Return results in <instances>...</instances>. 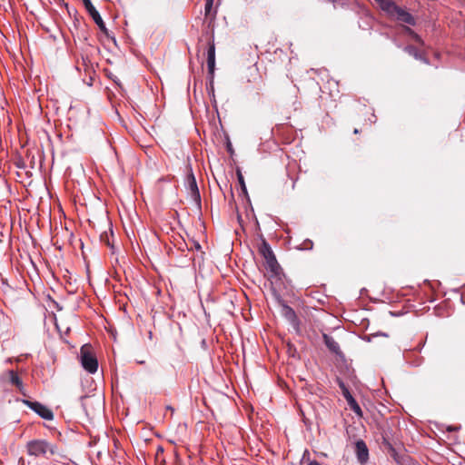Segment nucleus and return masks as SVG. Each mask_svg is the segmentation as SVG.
Masks as SVG:
<instances>
[{"mask_svg": "<svg viewBox=\"0 0 465 465\" xmlns=\"http://www.w3.org/2000/svg\"><path fill=\"white\" fill-rule=\"evenodd\" d=\"M259 253L264 260V267L267 271L268 277L271 279L280 278L282 274V268L278 263L271 246L265 240H262L259 246Z\"/></svg>", "mask_w": 465, "mask_h": 465, "instance_id": "obj_1", "label": "nucleus"}, {"mask_svg": "<svg viewBox=\"0 0 465 465\" xmlns=\"http://www.w3.org/2000/svg\"><path fill=\"white\" fill-rule=\"evenodd\" d=\"M26 450L30 456H45L47 453L54 455L56 451L54 445L45 440H33L27 442Z\"/></svg>", "mask_w": 465, "mask_h": 465, "instance_id": "obj_2", "label": "nucleus"}, {"mask_svg": "<svg viewBox=\"0 0 465 465\" xmlns=\"http://www.w3.org/2000/svg\"><path fill=\"white\" fill-rule=\"evenodd\" d=\"M80 361L83 368L89 373H94L98 369V361L88 344L82 346L80 351Z\"/></svg>", "mask_w": 465, "mask_h": 465, "instance_id": "obj_3", "label": "nucleus"}, {"mask_svg": "<svg viewBox=\"0 0 465 465\" xmlns=\"http://www.w3.org/2000/svg\"><path fill=\"white\" fill-rule=\"evenodd\" d=\"M84 8L86 9L87 13L90 15V16L93 18L94 22L97 25L99 29L107 36L109 35L108 30L105 26L104 22L103 21L99 12L96 10V8L92 4L91 0H82Z\"/></svg>", "mask_w": 465, "mask_h": 465, "instance_id": "obj_4", "label": "nucleus"}, {"mask_svg": "<svg viewBox=\"0 0 465 465\" xmlns=\"http://www.w3.org/2000/svg\"><path fill=\"white\" fill-rule=\"evenodd\" d=\"M207 68L210 80V89L213 94V78L215 70V45L213 42H210L207 49Z\"/></svg>", "mask_w": 465, "mask_h": 465, "instance_id": "obj_5", "label": "nucleus"}, {"mask_svg": "<svg viewBox=\"0 0 465 465\" xmlns=\"http://www.w3.org/2000/svg\"><path fill=\"white\" fill-rule=\"evenodd\" d=\"M23 403L45 420H51L54 419L53 411L42 403L29 400H23Z\"/></svg>", "mask_w": 465, "mask_h": 465, "instance_id": "obj_6", "label": "nucleus"}, {"mask_svg": "<svg viewBox=\"0 0 465 465\" xmlns=\"http://www.w3.org/2000/svg\"><path fill=\"white\" fill-rule=\"evenodd\" d=\"M0 379L3 381H8L12 385L15 386L19 392H21L23 395H25L24 383L15 371L9 370L3 372Z\"/></svg>", "mask_w": 465, "mask_h": 465, "instance_id": "obj_7", "label": "nucleus"}, {"mask_svg": "<svg viewBox=\"0 0 465 465\" xmlns=\"http://www.w3.org/2000/svg\"><path fill=\"white\" fill-rule=\"evenodd\" d=\"M390 15H395L397 20L408 24L410 25H415V19L408 11L396 5V8H393Z\"/></svg>", "mask_w": 465, "mask_h": 465, "instance_id": "obj_8", "label": "nucleus"}, {"mask_svg": "<svg viewBox=\"0 0 465 465\" xmlns=\"http://www.w3.org/2000/svg\"><path fill=\"white\" fill-rule=\"evenodd\" d=\"M355 452H356V456H357L358 460L361 464L365 463L368 460V459H369V450H368L366 443L362 440H360L356 441V443H355Z\"/></svg>", "mask_w": 465, "mask_h": 465, "instance_id": "obj_9", "label": "nucleus"}, {"mask_svg": "<svg viewBox=\"0 0 465 465\" xmlns=\"http://www.w3.org/2000/svg\"><path fill=\"white\" fill-rule=\"evenodd\" d=\"M323 341H324L326 347L332 353H334L336 355H341L342 353L339 343L333 339V337H331L328 334H323Z\"/></svg>", "mask_w": 465, "mask_h": 465, "instance_id": "obj_10", "label": "nucleus"}, {"mask_svg": "<svg viewBox=\"0 0 465 465\" xmlns=\"http://www.w3.org/2000/svg\"><path fill=\"white\" fill-rule=\"evenodd\" d=\"M282 315L292 324H297V322H298V318H297V315L294 312V310L288 306V305H283L282 307Z\"/></svg>", "mask_w": 465, "mask_h": 465, "instance_id": "obj_11", "label": "nucleus"}, {"mask_svg": "<svg viewBox=\"0 0 465 465\" xmlns=\"http://www.w3.org/2000/svg\"><path fill=\"white\" fill-rule=\"evenodd\" d=\"M187 179H188V183H189V187H190L192 195L194 198H198L199 199L200 198V193H199V190H198V186H197V183H196V180H195L194 174L193 173L192 171L188 174Z\"/></svg>", "mask_w": 465, "mask_h": 465, "instance_id": "obj_12", "label": "nucleus"}, {"mask_svg": "<svg viewBox=\"0 0 465 465\" xmlns=\"http://www.w3.org/2000/svg\"><path fill=\"white\" fill-rule=\"evenodd\" d=\"M348 406L350 409L359 417H362V411L356 401V400L353 398V396H350L348 400H346Z\"/></svg>", "mask_w": 465, "mask_h": 465, "instance_id": "obj_13", "label": "nucleus"}, {"mask_svg": "<svg viewBox=\"0 0 465 465\" xmlns=\"http://www.w3.org/2000/svg\"><path fill=\"white\" fill-rule=\"evenodd\" d=\"M382 10L391 14L393 8H396V4L391 0H375Z\"/></svg>", "mask_w": 465, "mask_h": 465, "instance_id": "obj_14", "label": "nucleus"}, {"mask_svg": "<svg viewBox=\"0 0 465 465\" xmlns=\"http://www.w3.org/2000/svg\"><path fill=\"white\" fill-rule=\"evenodd\" d=\"M404 51L418 60H423L424 62H427L426 59L422 58L420 52L413 45L405 46Z\"/></svg>", "mask_w": 465, "mask_h": 465, "instance_id": "obj_15", "label": "nucleus"}, {"mask_svg": "<svg viewBox=\"0 0 465 465\" xmlns=\"http://www.w3.org/2000/svg\"><path fill=\"white\" fill-rule=\"evenodd\" d=\"M339 387L341 390V393L345 400H348L350 396H352L348 389V387L344 384L342 381H339Z\"/></svg>", "mask_w": 465, "mask_h": 465, "instance_id": "obj_16", "label": "nucleus"}, {"mask_svg": "<svg viewBox=\"0 0 465 465\" xmlns=\"http://www.w3.org/2000/svg\"><path fill=\"white\" fill-rule=\"evenodd\" d=\"M213 0H206L205 2V15H208L211 13V10L213 8Z\"/></svg>", "mask_w": 465, "mask_h": 465, "instance_id": "obj_17", "label": "nucleus"}, {"mask_svg": "<svg viewBox=\"0 0 465 465\" xmlns=\"http://www.w3.org/2000/svg\"><path fill=\"white\" fill-rule=\"evenodd\" d=\"M190 242H191V247H190L191 250L195 249L196 251H200L202 249L201 244L198 242H196L194 240H191Z\"/></svg>", "mask_w": 465, "mask_h": 465, "instance_id": "obj_18", "label": "nucleus"}, {"mask_svg": "<svg viewBox=\"0 0 465 465\" xmlns=\"http://www.w3.org/2000/svg\"><path fill=\"white\" fill-rule=\"evenodd\" d=\"M405 30L413 36V38L417 41V42H420V37L414 33L413 30H411L410 27H405Z\"/></svg>", "mask_w": 465, "mask_h": 465, "instance_id": "obj_19", "label": "nucleus"}, {"mask_svg": "<svg viewBox=\"0 0 465 465\" xmlns=\"http://www.w3.org/2000/svg\"><path fill=\"white\" fill-rule=\"evenodd\" d=\"M238 179H239V183H241V186H242V190L245 192L246 191V187H245L243 177H242L241 173H238Z\"/></svg>", "mask_w": 465, "mask_h": 465, "instance_id": "obj_20", "label": "nucleus"}, {"mask_svg": "<svg viewBox=\"0 0 465 465\" xmlns=\"http://www.w3.org/2000/svg\"><path fill=\"white\" fill-rule=\"evenodd\" d=\"M312 247V241H306L304 242V249L310 250Z\"/></svg>", "mask_w": 465, "mask_h": 465, "instance_id": "obj_21", "label": "nucleus"}, {"mask_svg": "<svg viewBox=\"0 0 465 465\" xmlns=\"http://www.w3.org/2000/svg\"><path fill=\"white\" fill-rule=\"evenodd\" d=\"M307 465H321V464L316 460H312V461H310Z\"/></svg>", "mask_w": 465, "mask_h": 465, "instance_id": "obj_22", "label": "nucleus"}, {"mask_svg": "<svg viewBox=\"0 0 465 465\" xmlns=\"http://www.w3.org/2000/svg\"><path fill=\"white\" fill-rule=\"evenodd\" d=\"M12 361H13V359H12V358H8V359L6 360V362H8V363H11Z\"/></svg>", "mask_w": 465, "mask_h": 465, "instance_id": "obj_23", "label": "nucleus"}, {"mask_svg": "<svg viewBox=\"0 0 465 465\" xmlns=\"http://www.w3.org/2000/svg\"><path fill=\"white\" fill-rule=\"evenodd\" d=\"M353 133L354 134H359V130L358 129H354Z\"/></svg>", "mask_w": 465, "mask_h": 465, "instance_id": "obj_24", "label": "nucleus"}]
</instances>
